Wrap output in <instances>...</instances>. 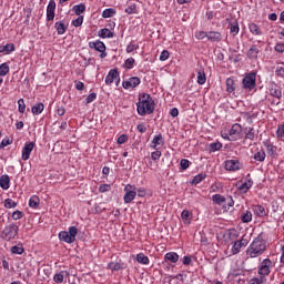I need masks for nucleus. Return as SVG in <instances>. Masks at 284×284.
<instances>
[{
	"mask_svg": "<svg viewBox=\"0 0 284 284\" xmlns=\"http://www.w3.org/2000/svg\"><path fill=\"white\" fill-rule=\"evenodd\" d=\"M114 81H118L116 85H119V81H121V79L119 78V71H116V69H111L106 74L104 82L105 85H112Z\"/></svg>",
	"mask_w": 284,
	"mask_h": 284,
	"instance_id": "9b49d317",
	"label": "nucleus"
},
{
	"mask_svg": "<svg viewBox=\"0 0 284 284\" xmlns=\"http://www.w3.org/2000/svg\"><path fill=\"white\" fill-rule=\"evenodd\" d=\"M180 165H181V169H182V170H187V168H190V160L182 159V160L180 161Z\"/></svg>",
	"mask_w": 284,
	"mask_h": 284,
	"instance_id": "e2e57ef3",
	"label": "nucleus"
},
{
	"mask_svg": "<svg viewBox=\"0 0 284 284\" xmlns=\"http://www.w3.org/2000/svg\"><path fill=\"white\" fill-rule=\"evenodd\" d=\"M19 234V226L14 223L7 225L0 236L3 239V241H12L17 239V235Z\"/></svg>",
	"mask_w": 284,
	"mask_h": 284,
	"instance_id": "20e7f679",
	"label": "nucleus"
},
{
	"mask_svg": "<svg viewBox=\"0 0 284 284\" xmlns=\"http://www.w3.org/2000/svg\"><path fill=\"white\" fill-rule=\"evenodd\" d=\"M212 201L213 203H215L216 205H223V203H225V201H227V199H225V196L221 195V194H214L212 196Z\"/></svg>",
	"mask_w": 284,
	"mask_h": 284,
	"instance_id": "f704fd0d",
	"label": "nucleus"
},
{
	"mask_svg": "<svg viewBox=\"0 0 284 284\" xmlns=\"http://www.w3.org/2000/svg\"><path fill=\"white\" fill-rule=\"evenodd\" d=\"M267 283V278L265 277H254L250 281V284H265Z\"/></svg>",
	"mask_w": 284,
	"mask_h": 284,
	"instance_id": "8fccbe9b",
	"label": "nucleus"
},
{
	"mask_svg": "<svg viewBox=\"0 0 284 284\" xmlns=\"http://www.w3.org/2000/svg\"><path fill=\"white\" fill-rule=\"evenodd\" d=\"M221 148H223V143H221V142H213L210 144V149L212 152H219V150H221Z\"/></svg>",
	"mask_w": 284,
	"mask_h": 284,
	"instance_id": "3c124183",
	"label": "nucleus"
},
{
	"mask_svg": "<svg viewBox=\"0 0 284 284\" xmlns=\"http://www.w3.org/2000/svg\"><path fill=\"white\" fill-rule=\"evenodd\" d=\"M207 40L212 43H219L223 40V36L219 31H210L207 32Z\"/></svg>",
	"mask_w": 284,
	"mask_h": 284,
	"instance_id": "2eb2a0df",
	"label": "nucleus"
},
{
	"mask_svg": "<svg viewBox=\"0 0 284 284\" xmlns=\"http://www.w3.org/2000/svg\"><path fill=\"white\" fill-rule=\"evenodd\" d=\"M45 106L43 105V103H38L32 106L31 112L32 114L39 115L41 114V112H43Z\"/></svg>",
	"mask_w": 284,
	"mask_h": 284,
	"instance_id": "e433bc0d",
	"label": "nucleus"
},
{
	"mask_svg": "<svg viewBox=\"0 0 284 284\" xmlns=\"http://www.w3.org/2000/svg\"><path fill=\"white\" fill-rule=\"evenodd\" d=\"M207 78L205 77V71L203 69L197 71V83L199 85H205Z\"/></svg>",
	"mask_w": 284,
	"mask_h": 284,
	"instance_id": "473e14b6",
	"label": "nucleus"
},
{
	"mask_svg": "<svg viewBox=\"0 0 284 284\" xmlns=\"http://www.w3.org/2000/svg\"><path fill=\"white\" fill-rule=\"evenodd\" d=\"M170 59V51L164 50L160 54V61H168Z\"/></svg>",
	"mask_w": 284,
	"mask_h": 284,
	"instance_id": "bf43d9fd",
	"label": "nucleus"
},
{
	"mask_svg": "<svg viewBox=\"0 0 284 284\" xmlns=\"http://www.w3.org/2000/svg\"><path fill=\"white\" fill-rule=\"evenodd\" d=\"M248 29H250L251 34H254L255 37H258L262 34L261 28L256 23L248 24Z\"/></svg>",
	"mask_w": 284,
	"mask_h": 284,
	"instance_id": "72a5a7b5",
	"label": "nucleus"
},
{
	"mask_svg": "<svg viewBox=\"0 0 284 284\" xmlns=\"http://www.w3.org/2000/svg\"><path fill=\"white\" fill-rule=\"evenodd\" d=\"M164 260L169 261L170 263H179V253L169 252L164 255Z\"/></svg>",
	"mask_w": 284,
	"mask_h": 284,
	"instance_id": "b1692460",
	"label": "nucleus"
},
{
	"mask_svg": "<svg viewBox=\"0 0 284 284\" xmlns=\"http://www.w3.org/2000/svg\"><path fill=\"white\" fill-rule=\"evenodd\" d=\"M93 101H97V93H90V94L87 97L85 103H87V105H88V104H90V103H93Z\"/></svg>",
	"mask_w": 284,
	"mask_h": 284,
	"instance_id": "052dcab7",
	"label": "nucleus"
},
{
	"mask_svg": "<svg viewBox=\"0 0 284 284\" xmlns=\"http://www.w3.org/2000/svg\"><path fill=\"white\" fill-rule=\"evenodd\" d=\"M65 276H69L68 271H61L53 275V281L54 283H63V281L65 280Z\"/></svg>",
	"mask_w": 284,
	"mask_h": 284,
	"instance_id": "5701e85b",
	"label": "nucleus"
},
{
	"mask_svg": "<svg viewBox=\"0 0 284 284\" xmlns=\"http://www.w3.org/2000/svg\"><path fill=\"white\" fill-rule=\"evenodd\" d=\"M163 143H165V141L163 140V135L158 134L153 138V140L151 142V148L153 150H159V145H163Z\"/></svg>",
	"mask_w": 284,
	"mask_h": 284,
	"instance_id": "a211bd4d",
	"label": "nucleus"
},
{
	"mask_svg": "<svg viewBox=\"0 0 284 284\" xmlns=\"http://www.w3.org/2000/svg\"><path fill=\"white\" fill-rule=\"evenodd\" d=\"M181 219L184 225H190V223H192V213L189 210H183L181 213Z\"/></svg>",
	"mask_w": 284,
	"mask_h": 284,
	"instance_id": "412c9836",
	"label": "nucleus"
},
{
	"mask_svg": "<svg viewBox=\"0 0 284 284\" xmlns=\"http://www.w3.org/2000/svg\"><path fill=\"white\" fill-rule=\"evenodd\" d=\"M264 146L266 149L267 154L271 156H274L276 154V149L274 148V144H272L270 141H264Z\"/></svg>",
	"mask_w": 284,
	"mask_h": 284,
	"instance_id": "c85d7f7f",
	"label": "nucleus"
},
{
	"mask_svg": "<svg viewBox=\"0 0 284 284\" xmlns=\"http://www.w3.org/2000/svg\"><path fill=\"white\" fill-rule=\"evenodd\" d=\"M108 267L112 270V272H119V270L123 268V265L119 262H111L108 264Z\"/></svg>",
	"mask_w": 284,
	"mask_h": 284,
	"instance_id": "c03bdc74",
	"label": "nucleus"
},
{
	"mask_svg": "<svg viewBox=\"0 0 284 284\" xmlns=\"http://www.w3.org/2000/svg\"><path fill=\"white\" fill-rule=\"evenodd\" d=\"M11 254H18V255H21L23 254V252H26V250L23 248V245L22 244H19V245H14L11 247L10 250Z\"/></svg>",
	"mask_w": 284,
	"mask_h": 284,
	"instance_id": "a19ab883",
	"label": "nucleus"
},
{
	"mask_svg": "<svg viewBox=\"0 0 284 284\" xmlns=\"http://www.w3.org/2000/svg\"><path fill=\"white\" fill-rule=\"evenodd\" d=\"M242 84L245 90H254V88H256V74H246L242 80Z\"/></svg>",
	"mask_w": 284,
	"mask_h": 284,
	"instance_id": "6e6552de",
	"label": "nucleus"
},
{
	"mask_svg": "<svg viewBox=\"0 0 284 284\" xmlns=\"http://www.w3.org/2000/svg\"><path fill=\"white\" fill-rule=\"evenodd\" d=\"M39 203H41V200L39 199V196L33 195L29 200V207L37 210V207H39Z\"/></svg>",
	"mask_w": 284,
	"mask_h": 284,
	"instance_id": "2f4dec72",
	"label": "nucleus"
},
{
	"mask_svg": "<svg viewBox=\"0 0 284 284\" xmlns=\"http://www.w3.org/2000/svg\"><path fill=\"white\" fill-rule=\"evenodd\" d=\"M124 196H123V201L124 203H132L134 201V199H136V186L132 185V184H126L124 186Z\"/></svg>",
	"mask_w": 284,
	"mask_h": 284,
	"instance_id": "423d86ee",
	"label": "nucleus"
},
{
	"mask_svg": "<svg viewBox=\"0 0 284 284\" xmlns=\"http://www.w3.org/2000/svg\"><path fill=\"white\" fill-rule=\"evenodd\" d=\"M73 11L75 12V14L78 17H81V14H83L85 12V4H83V3L75 4L73 7Z\"/></svg>",
	"mask_w": 284,
	"mask_h": 284,
	"instance_id": "ea45409f",
	"label": "nucleus"
},
{
	"mask_svg": "<svg viewBox=\"0 0 284 284\" xmlns=\"http://www.w3.org/2000/svg\"><path fill=\"white\" fill-rule=\"evenodd\" d=\"M258 52H260L258 47L252 45V47L248 49V51H247V53H246V57H247L248 59H258Z\"/></svg>",
	"mask_w": 284,
	"mask_h": 284,
	"instance_id": "393cba45",
	"label": "nucleus"
},
{
	"mask_svg": "<svg viewBox=\"0 0 284 284\" xmlns=\"http://www.w3.org/2000/svg\"><path fill=\"white\" fill-rule=\"evenodd\" d=\"M242 247H247V241L246 240H239L236 241L233 246H232V254L235 255V254H239L241 252V248Z\"/></svg>",
	"mask_w": 284,
	"mask_h": 284,
	"instance_id": "4468645a",
	"label": "nucleus"
},
{
	"mask_svg": "<svg viewBox=\"0 0 284 284\" xmlns=\"http://www.w3.org/2000/svg\"><path fill=\"white\" fill-rule=\"evenodd\" d=\"M225 170L229 172H236V170H241V162H239V160H226Z\"/></svg>",
	"mask_w": 284,
	"mask_h": 284,
	"instance_id": "ddd939ff",
	"label": "nucleus"
},
{
	"mask_svg": "<svg viewBox=\"0 0 284 284\" xmlns=\"http://www.w3.org/2000/svg\"><path fill=\"white\" fill-rule=\"evenodd\" d=\"M252 185H254V181H252V179H248L241 183V185L239 186V190L240 192H242V194H245L250 191Z\"/></svg>",
	"mask_w": 284,
	"mask_h": 284,
	"instance_id": "f3484780",
	"label": "nucleus"
},
{
	"mask_svg": "<svg viewBox=\"0 0 284 284\" xmlns=\"http://www.w3.org/2000/svg\"><path fill=\"white\" fill-rule=\"evenodd\" d=\"M24 216L23 212L21 211H14L12 213L13 221H21V219Z\"/></svg>",
	"mask_w": 284,
	"mask_h": 284,
	"instance_id": "5fc2aeb1",
	"label": "nucleus"
},
{
	"mask_svg": "<svg viewBox=\"0 0 284 284\" xmlns=\"http://www.w3.org/2000/svg\"><path fill=\"white\" fill-rule=\"evenodd\" d=\"M271 94L272 97H275V99H281V97H283V93L278 89H272Z\"/></svg>",
	"mask_w": 284,
	"mask_h": 284,
	"instance_id": "0e129e2a",
	"label": "nucleus"
},
{
	"mask_svg": "<svg viewBox=\"0 0 284 284\" xmlns=\"http://www.w3.org/2000/svg\"><path fill=\"white\" fill-rule=\"evenodd\" d=\"M139 85H141V79L139 77H131L122 82L124 90H134Z\"/></svg>",
	"mask_w": 284,
	"mask_h": 284,
	"instance_id": "1a4fd4ad",
	"label": "nucleus"
},
{
	"mask_svg": "<svg viewBox=\"0 0 284 284\" xmlns=\"http://www.w3.org/2000/svg\"><path fill=\"white\" fill-rule=\"evenodd\" d=\"M241 132H243V128L241 126V124L235 123L232 125L231 130L229 131L230 136L232 138V140H236V136H239V134H241Z\"/></svg>",
	"mask_w": 284,
	"mask_h": 284,
	"instance_id": "dca6fc26",
	"label": "nucleus"
},
{
	"mask_svg": "<svg viewBox=\"0 0 284 284\" xmlns=\"http://www.w3.org/2000/svg\"><path fill=\"white\" fill-rule=\"evenodd\" d=\"M205 38L207 39V32H205V31H197V32H195V39L203 40Z\"/></svg>",
	"mask_w": 284,
	"mask_h": 284,
	"instance_id": "680f3d73",
	"label": "nucleus"
},
{
	"mask_svg": "<svg viewBox=\"0 0 284 284\" xmlns=\"http://www.w3.org/2000/svg\"><path fill=\"white\" fill-rule=\"evenodd\" d=\"M54 10H57V2L50 0L47 6V21H54Z\"/></svg>",
	"mask_w": 284,
	"mask_h": 284,
	"instance_id": "f8f14e48",
	"label": "nucleus"
},
{
	"mask_svg": "<svg viewBox=\"0 0 284 284\" xmlns=\"http://www.w3.org/2000/svg\"><path fill=\"white\" fill-rule=\"evenodd\" d=\"M77 234H79V229L77 226H70L69 231H61L59 233V239L64 243L72 244L77 241Z\"/></svg>",
	"mask_w": 284,
	"mask_h": 284,
	"instance_id": "7ed1b4c3",
	"label": "nucleus"
},
{
	"mask_svg": "<svg viewBox=\"0 0 284 284\" xmlns=\"http://www.w3.org/2000/svg\"><path fill=\"white\" fill-rule=\"evenodd\" d=\"M253 212L257 216H265V207H263L262 205H258V204L254 205L253 206Z\"/></svg>",
	"mask_w": 284,
	"mask_h": 284,
	"instance_id": "79ce46f5",
	"label": "nucleus"
},
{
	"mask_svg": "<svg viewBox=\"0 0 284 284\" xmlns=\"http://www.w3.org/2000/svg\"><path fill=\"white\" fill-rule=\"evenodd\" d=\"M72 26H74V28H81V26H83V16H80L73 20Z\"/></svg>",
	"mask_w": 284,
	"mask_h": 284,
	"instance_id": "603ef678",
	"label": "nucleus"
},
{
	"mask_svg": "<svg viewBox=\"0 0 284 284\" xmlns=\"http://www.w3.org/2000/svg\"><path fill=\"white\" fill-rule=\"evenodd\" d=\"M10 73V64L7 62L0 64V77H6Z\"/></svg>",
	"mask_w": 284,
	"mask_h": 284,
	"instance_id": "4c0bfd02",
	"label": "nucleus"
},
{
	"mask_svg": "<svg viewBox=\"0 0 284 284\" xmlns=\"http://www.w3.org/2000/svg\"><path fill=\"white\" fill-rule=\"evenodd\" d=\"M89 48H91V50H97V52H100V59H105V57H108V52H105V43H103V41L101 40L89 42Z\"/></svg>",
	"mask_w": 284,
	"mask_h": 284,
	"instance_id": "0eeeda50",
	"label": "nucleus"
},
{
	"mask_svg": "<svg viewBox=\"0 0 284 284\" xmlns=\"http://www.w3.org/2000/svg\"><path fill=\"white\" fill-rule=\"evenodd\" d=\"M270 272H272V260L264 258L258 266L257 274L265 278V276H270Z\"/></svg>",
	"mask_w": 284,
	"mask_h": 284,
	"instance_id": "39448f33",
	"label": "nucleus"
},
{
	"mask_svg": "<svg viewBox=\"0 0 284 284\" xmlns=\"http://www.w3.org/2000/svg\"><path fill=\"white\" fill-rule=\"evenodd\" d=\"M239 22L231 23L230 33L233 34V37H236V34H239Z\"/></svg>",
	"mask_w": 284,
	"mask_h": 284,
	"instance_id": "49530a36",
	"label": "nucleus"
},
{
	"mask_svg": "<svg viewBox=\"0 0 284 284\" xmlns=\"http://www.w3.org/2000/svg\"><path fill=\"white\" fill-rule=\"evenodd\" d=\"M226 92H229V94H234L236 92V82H234V79L232 78L226 79Z\"/></svg>",
	"mask_w": 284,
	"mask_h": 284,
	"instance_id": "aec40b11",
	"label": "nucleus"
},
{
	"mask_svg": "<svg viewBox=\"0 0 284 284\" xmlns=\"http://www.w3.org/2000/svg\"><path fill=\"white\" fill-rule=\"evenodd\" d=\"M110 190H112V185L110 184H101L99 186V192H101L102 194L105 192H110Z\"/></svg>",
	"mask_w": 284,
	"mask_h": 284,
	"instance_id": "6e6d98bb",
	"label": "nucleus"
},
{
	"mask_svg": "<svg viewBox=\"0 0 284 284\" xmlns=\"http://www.w3.org/2000/svg\"><path fill=\"white\" fill-rule=\"evenodd\" d=\"M126 14H136V4H130L126 9H125Z\"/></svg>",
	"mask_w": 284,
	"mask_h": 284,
	"instance_id": "864d4df0",
	"label": "nucleus"
},
{
	"mask_svg": "<svg viewBox=\"0 0 284 284\" xmlns=\"http://www.w3.org/2000/svg\"><path fill=\"white\" fill-rule=\"evenodd\" d=\"M205 173H200L195 175L192 180L193 185H199V183H201L205 179Z\"/></svg>",
	"mask_w": 284,
	"mask_h": 284,
	"instance_id": "a18cd8bd",
	"label": "nucleus"
},
{
	"mask_svg": "<svg viewBox=\"0 0 284 284\" xmlns=\"http://www.w3.org/2000/svg\"><path fill=\"white\" fill-rule=\"evenodd\" d=\"M10 52H14V44L8 43L6 45H0V53L10 54Z\"/></svg>",
	"mask_w": 284,
	"mask_h": 284,
	"instance_id": "c756f323",
	"label": "nucleus"
},
{
	"mask_svg": "<svg viewBox=\"0 0 284 284\" xmlns=\"http://www.w3.org/2000/svg\"><path fill=\"white\" fill-rule=\"evenodd\" d=\"M265 250V242L256 237L246 248V254L250 256V258H258V256H261Z\"/></svg>",
	"mask_w": 284,
	"mask_h": 284,
	"instance_id": "f03ea898",
	"label": "nucleus"
},
{
	"mask_svg": "<svg viewBox=\"0 0 284 284\" xmlns=\"http://www.w3.org/2000/svg\"><path fill=\"white\" fill-rule=\"evenodd\" d=\"M54 28L58 34H65V31L68 30V24H65V21H60L55 22Z\"/></svg>",
	"mask_w": 284,
	"mask_h": 284,
	"instance_id": "4be33fe9",
	"label": "nucleus"
},
{
	"mask_svg": "<svg viewBox=\"0 0 284 284\" xmlns=\"http://www.w3.org/2000/svg\"><path fill=\"white\" fill-rule=\"evenodd\" d=\"M98 37H100V39H113L114 37V32H112L110 29L108 28H104V29H101L99 32H98Z\"/></svg>",
	"mask_w": 284,
	"mask_h": 284,
	"instance_id": "6ab92c4d",
	"label": "nucleus"
},
{
	"mask_svg": "<svg viewBox=\"0 0 284 284\" xmlns=\"http://www.w3.org/2000/svg\"><path fill=\"white\" fill-rule=\"evenodd\" d=\"M154 99L149 93H140L139 100L136 102V110L140 116H145L146 114H154L155 110Z\"/></svg>",
	"mask_w": 284,
	"mask_h": 284,
	"instance_id": "f257e3e1",
	"label": "nucleus"
},
{
	"mask_svg": "<svg viewBox=\"0 0 284 284\" xmlns=\"http://www.w3.org/2000/svg\"><path fill=\"white\" fill-rule=\"evenodd\" d=\"M242 223H252V211H244L241 215Z\"/></svg>",
	"mask_w": 284,
	"mask_h": 284,
	"instance_id": "c9c22d12",
	"label": "nucleus"
},
{
	"mask_svg": "<svg viewBox=\"0 0 284 284\" xmlns=\"http://www.w3.org/2000/svg\"><path fill=\"white\" fill-rule=\"evenodd\" d=\"M4 207H7L8 210H12L17 207V202H14V200L12 199H7L4 200Z\"/></svg>",
	"mask_w": 284,
	"mask_h": 284,
	"instance_id": "de8ad7c7",
	"label": "nucleus"
},
{
	"mask_svg": "<svg viewBox=\"0 0 284 284\" xmlns=\"http://www.w3.org/2000/svg\"><path fill=\"white\" fill-rule=\"evenodd\" d=\"M134 63H135L134 58H129V59H126V60L124 61L123 68H124L125 70H132V68H134Z\"/></svg>",
	"mask_w": 284,
	"mask_h": 284,
	"instance_id": "37998d69",
	"label": "nucleus"
},
{
	"mask_svg": "<svg viewBox=\"0 0 284 284\" xmlns=\"http://www.w3.org/2000/svg\"><path fill=\"white\" fill-rule=\"evenodd\" d=\"M18 111L20 114H26V101L23 99L18 100Z\"/></svg>",
	"mask_w": 284,
	"mask_h": 284,
	"instance_id": "09e8293b",
	"label": "nucleus"
},
{
	"mask_svg": "<svg viewBox=\"0 0 284 284\" xmlns=\"http://www.w3.org/2000/svg\"><path fill=\"white\" fill-rule=\"evenodd\" d=\"M275 52H281L283 53L284 52V43H277L275 45Z\"/></svg>",
	"mask_w": 284,
	"mask_h": 284,
	"instance_id": "774afa93",
	"label": "nucleus"
},
{
	"mask_svg": "<svg viewBox=\"0 0 284 284\" xmlns=\"http://www.w3.org/2000/svg\"><path fill=\"white\" fill-rule=\"evenodd\" d=\"M123 143H128V135L122 134L118 138V145H123Z\"/></svg>",
	"mask_w": 284,
	"mask_h": 284,
	"instance_id": "338daca9",
	"label": "nucleus"
},
{
	"mask_svg": "<svg viewBox=\"0 0 284 284\" xmlns=\"http://www.w3.org/2000/svg\"><path fill=\"white\" fill-rule=\"evenodd\" d=\"M114 14H116V10L113 8L105 9L102 12L103 19H111V17H114Z\"/></svg>",
	"mask_w": 284,
	"mask_h": 284,
	"instance_id": "58836bf2",
	"label": "nucleus"
},
{
	"mask_svg": "<svg viewBox=\"0 0 284 284\" xmlns=\"http://www.w3.org/2000/svg\"><path fill=\"white\" fill-rule=\"evenodd\" d=\"M36 145L37 144L34 142L24 143V146L22 148V154H21L22 161H28L30 159V155L32 154V151L34 150Z\"/></svg>",
	"mask_w": 284,
	"mask_h": 284,
	"instance_id": "9d476101",
	"label": "nucleus"
},
{
	"mask_svg": "<svg viewBox=\"0 0 284 284\" xmlns=\"http://www.w3.org/2000/svg\"><path fill=\"white\" fill-rule=\"evenodd\" d=\"M135 260L140 263V265H150V257L143 253L136 254Z\"/></svg>",
	"mask_w": 284,
	"mask_h": 284,
	"instance_id": "bb28decb",
	"label": "nucleus"
},
{
	"mask_svg": "<svg viewBox=\"0 0 284 284\" xmlns=\"http://www.w3.org/2000/svg\"><path fill=\"white\" fill-rule=\"evenodd\" d=\"M0 187L2 190H10V176L9 175L0 176Z\"/></svg>",
	"mask_w": 284,
	"mask_h": 284,
	"instance_id": "a878e982",
	"label": "nucleus"
},
{
	"mask_svg": "<svg viewBox=\"0 0 284 284\" xmlns=\"http://www.w3.org/2000/svg\"><path fill=\"white\" fill-rule=\"evenodd\" d=\"M161 151H159V149H156L154 152L151 153V159L152 161H159V159H161Z\"/></svg>",
	"mask_w": 284,
	"mask_h": 284,
	"instance_id": "13d9d810",
	"label": "nucleus"
},
{
	"mask_svg": "<svg viewBox=\"0 0 284 284\" xmlns=\"http://www.w3.org/2000/svg\"><path fill=\"white\" fill-rule=\"evenodd\" d=\"M245 139L248 141H254L256 134L254 133V129L252 126H247L244 129Z\"/></svg>",
	"mask_w": 284,
	"mask_h": 284,
	"instance_id": "cd10ccee",
	"label": "nucleus"
},
{
	"mask_svg": "<svg viewBox=\"0 0 284 284\" xmlns=\"http://www.w3.org/2000/svg\"><path fill=\"white\" fill-rule=\"evenodd\" d=\"M134 50H139V44L129 43L126 47L128 54H131V52H134Z\"/></svg>",
	"mask_w": 284,
	"mask_h": 284,
	"instance_id": "4d7b16f0",
	"label": "nucleus"
},
{
	"mask_svg": "<svg viewBox=\"0 0 284 284\" xmlns=\"http://www.w3.org/2000/svg\"><path fill=\"white\" fill-rule=\"evenodd\" d=\"M265 156H266L265 150H260L253 155V159L258 163H263V161H265Z\"/></svg>",
	"mask_w": 284,
	"mask_h": 284,
	"instance_id": "7c9ffc66",
	"label": "nucleus"
},
{
	"mask_svg": "<svg viewBox=\"0 0 284 284\" xmlns=\"http://www.w3.org/2000/svg\"><path fill=\"white\" fill-rule=\"evenodd\" d=\"M276 136H277L278 139H283V136H284V124H281V125L277 128Z\"/></svg>",
	"mask_w": 284,
	"mask_h": 284,
	"instance_id": "69168bd1",
	"label": "nucleus"
}]
</instances>
